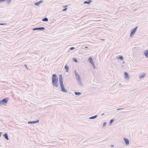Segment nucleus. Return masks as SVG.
I'll list each match as a JSON object with an SVG mask.
<instances>
[{
	"label": "nucleus",
	"instance_id": "f257e3e1",
	"mask_svg": "<svg viewBox=\"0 0 148 148\" xmlns=\"http://www.w3.org/2000/svg\"><path fill=\"white\" fill-rule=\"evenodd\" d=\"M9 99V98L6 97L3 99L2 100H0V106L6 104L7 103Z\"/></svg>",
	"mask_w": 148,
	"mask_h": 148
},
{
	"label": "nucleus",
	"instance_id": "f03ea898",
	"mask_svg": "<svg viewBox=\"0 0 148 148\" xmlns=\"http://www.w3.org/2000/svg\"><path fill=\"white\" fill-rule=\"evenodd\" d=\"M52 81H58V78L57 76L55 74H53L52 77Z\"/></svg>",
	"mask_w": 148,
	"mask_h": 148
},
{
	"label": "nucleus",
	"instance_id": "7ed1b4c3",
	"mask_svg": "<svg viewBox=\"0 0 148 148\" xmlns=\"http://www.w3.org/2000/svg\"><path fill=\"white\" fill-rule=\"evenodd\" d=\"M60 84L61 88V91L64 92H67V91L65 89L63 83H61Z\"/></svg>",
	"mask_w": 148,
	"mask_h": 148
},
{
	"label": "nucleus",
	"instance_id": "20e7f679",
	"mask_svg": "<svg viewBox=\"0 0 148 148\" xmlns=\"http://www.w3.org/2000/svg\"><path fill=\"white\" fill-rule=\"evenodd\" d=\"M74 73L75 74V77L76 79L77 80H81V77L80 76V75L78 74L77 72V71L76 70H75L74 71Z\"/></svg>",
	"mask_w": 148,
	"mask_h": 148
},
{
	"label": "nucleus",
	"instance_id": "39448f33",
	"mask_svg": "<svg viewBox=\"0 0 148 148\" xmlns=\"http://www.w3.org/2000/svg\"><path fill=\"white\" fill-rule=\"evenodd\" d=\"M138 27L137 26L131 30V33H132V34H134V35L135 34Z\"/></svg>",
	"mask_w": 148,
	"mask_h": 148
},
{
	"label": "nucleus",
	"instance_id": "423d86ee",
	"mask_svg": "<svg viewBox=\"0 0 148 148\" xmlns=\"http://www.w3.org/2000/svg\"><path fill=\"white\" fill-rule=\"evenodd\" d=\"M52 84L56 88L58 86V81H52Z\"/></svg>",
	"mask_w": 148,
	"mask_h": 148
},
{
	"label": "nucleus",
	"instance_id": "0eeeda50",
	"mask_svg": "<svg viewBox=\"0 0 148 148\" xmlns=\"http://www.w3.org/2000/svg\"><path fill=\"white\" fill-rule=\"evenodd\" d=\"M45 29V27H40L34 28L33 29V30H44Z\"/></svg>",
	"mask_w": 148,
	"mask_h": 148
},
{
	"label": "nucleus",
	"instance_id": "6e6552de",
	"mask_svg": "<svg viewBox=\"0 0 148 148\" xmlns=\"http://www.w3.org/2000/svg\"><path fill=\"white\" fill-rule=\"evenodd\" d=\"M39 122V120H37L36 121H29L28 122V123L29 124H33L36 123H38Z\"/></svg>",
	"mask_w": 148,
	"mask_h": 148
},
{
	"label": "nucleus",
	"instance_id": "1a4fd4ad",
	"mask_svg": "<svg viewBox=\"0 0 148 148\" xmlns=\"http://www.w3.org/2000/svg\"><path fill=\"white\" fill-rule=\"evenodd\" d=\"M124 75L125 76V79H130V77H129V75L128 74V73L127 72H124Z\"/></svg>",
	"mask_w": 148,
	"mask_h": 148
},
{
	"label": "nucleus",
	"instance_id": "9d476101",
	"mask_svg": "<svg viewBox=\"0 0 148 148\" xmlns=\"http://www.w3.org/2000/svg\"><path fill=\"white\" fill-rule=\"evenodd\" d=\"M59 83L60 84L63 83V79L62 74L59 75Z\"/></svg>",
	"mask_w": 148,
	"mask_h": 148
},
{
	"label": "nucleus",
	"instance_id": "9b49d317",
	"mask_svg": "<svg viewBox=\"0 0 148 148\" xmlns=\"http://www.w3.org/2000/svg\"><path fill=\"white\" fill-rule=\"evenodd\" d=\"M123 139L124 141L125 142V144L126 145H129V141L128 139L125 138H123Z\"/></svg>",
	"mask_w": 148,
	"mask_h": 148
},
{
	"label": "nucleus",
	"instance_id": "f8f14e48",
	"mask_svg": "<svg viewBox=\"0 0 148 148\" xmlns=\"http://www.w3.org/2000/svg\"><path fill=\"white\" fill-rule=\"evenodd\" d=\"M92 2L91 0H88L87 1H85L84 2V4H87L88 5H90V3Z\"/></svg>",
	"mask_w": 148,
	"mask_h": 148
},
{
	"label": "nucleus",
	"instance_id": "ddd939ff",
	"mask_svg": "<svg viewBox=\"0 0 148 148\" xmlns=\"http://www.w3.org/2000/svg\"><path fill=\"white\" fill-rule=\"evenodd\" d=\"M43 2V1L42 0H41L40 1L38 2H36L35 3H34L35 5H36L38 6L39 5H40V4L42 3Z\"/></svg>",
	"mask_w": 148,
	"mask_h": 148
},
{
	"label": "nucleus",
	"instance_id": "4468645a",
	"mask_svg": "<svg viewBox=\"0 0 148 148\" xmlns=\"http://www.w3.org/2000/svg\"><path fill=\"white\" fill-rule=\"evenodd\" d=\"M3 136H4L5 138L7 140H8L9 139L8 135L7 133H5L3 135Z\"/></svg>",
	"mask_w": 148,
	"mask_h": 148
},
{
	"label": "nucleus",
	"instance_id": "2eb2a0df",
	"mask_svg": "<svg viewBox=\"0 0 148 148\" xmlns=\"http://www.w3.org/2000/svg\"><path fill=\"white\" fill-rule=\"evenodd\" d=\"M145 56L147 57L148 58V50H146L145 51L144 53Z\"/></svg>",
	"mask_w": 148,
	"mask_h": 148
},
{
	"label": "nucleus",
	"instance_id": "dca6fc26",
	"mask_svg": "<svg viewBox=\"0 0 148 148\" xmlns=\"http://www.w3.org/2000/svg\"><path fill=\"white\" fill-rule=\"evenodd\" d=\"M64 68L66 70V72H68L69 70V67L66 64Z\"/></svg>",
	"mask_w": 148,
	"mask_h": 148
},
{
	"label": "nucleus",
	"instance_id": "f3484780",
	"mask_svg": "<svg viewBox=\"0 0 148 148\" xmlns=\"http://www.w3.org/2000/svg\"><path fill=\"white\" fill-rule=\"evenodd\" d=\"M97 116V115H95V116L90 117L89 118L90 119H95Z\"/></svg>",
	"mask_w": 148,
	"mask_h": 148
},
{
	"label": "nucleus",
	"instance_id": "a211bd4d",
	"mask_svg": "<svg viewBox=\"0 0 148 148\" xmlns=\"http://www.w3.org/2000/svg\"><path fill=\"white\" fill-rule=\"evenodd\" d=\"M114 120H115V119H111L110 121V123H109V125H112V123L114 121Z\"/></svg>",
	"mask_w": 148,
	"mask_h": 148
},
{
	"label": "nucleus",
	"instance_id": "6ab92c4d",
	"mask_svg": "<svg viewBox=\"0 0 148 148\" xmlns=\"http://www.w3.org/2000/svg\"><path fill=\"white\" fill-rule=\"evenodd\" d=\"M77 81L79 85H80L81 86H83V84H82V82L81 81V80H77Z\"/></svg>",
	"mask_w": 148,
	"mask_h": 148
},
{
	"label": "nucleus",
	"instance_id": "aec40b11",
	"mask_svg": "<svg viewBox=\"0 0 148 148\" xmlns=\"http://www.w3.org/2000/svg\"><path fill=\"white\" fill-rule=\"evenodd\" d=\"M75 94L76 95H79L82 94V93L79 92H75Z\"/></svg>",
	"mask_w": 148,
	"mask_h": 148
},
{
	"label": "nucleus",
	"instance_id": "412c9836",
	"mask_svg": "<svg viewBox=\"0 0 148 148\" xmlns=\"http://www.w3.org/2000/svg\"><path fill=\"white\" fill-rule=\"evenodd\" d=\"M145 75L146 74H142L139 76V78L140 79L143 78L145 77Z\"/></svg>",
	"mask_w": 148,
	"mask_h": 148
},
{
	"label": "nucleus",
	"instance_id": "4be33fe9",
	"mask_svg": "<svg viewBox=\"0 0 148 148\" xmlns=\"http://www.w3.org/2000/svg\"><path fill=\"white\" fill-rule=\"evenodd\" d=\"M42 21H43L47 22V21H48V19L47 17H45V18H43V19H42Z\"/></svg>",
	"mask_w": 148,
	"mask_h": 148
},
{
	"label": "nucleus",
	"instance_id": "5701e85b",
	"mask_svg": "<svg viewBox=\"0 0 148 148\" xmlns=\"http://www.w3.org/2000/svg\"><path fill=\"white\" fill-rule=\"evenodd\" d=\"M117 59H120L121 61L123 60L124 59L123 57L121 56H120Z\"/></svg>",
	"mask_w": 148,
	"mask_h": 148
},
{
	"label": "nucleus",
	"instance_id": "b1692460",
	"mask_svg": "<svg viewBox=\"0 0 148 148\" xmlns=\"http://www.w3.org/2000/svg\"><path fill=\"white\" fill-rule=\"evenodd\" d=\"M88 60L90 62V63L92 62L93 61L92 57H89L88 59Z\"/></svg>",
	"mask_w": 148,
	"mask_h": 148
},
{
	"label": "nucleus",
	"instance_id": "393cba45",
	"mask_svg": "<svg viewBox=\"0 0 148 148\" xmlns=\"http://www.w3.org/2000/svg\"><path fill=\"white\" fill-rule=\"evenodd\" d=\"M67 6V5H65V6H63V7L64 8H65L63 9L62 11H65L66 10H67V8H66V7Z\"/></svg>",
	"mask_w": 148,
	"mask_h": 148
},
{
	"label": "nucleus",
	"instance_id": "a878e982",
	"mask_svg": "<svg viewBox=\"0 0 148 148\" xmlns=\"http://www.w3.org/2000/svg\"><path fill=\"white\" fill-rule=\"evenodd\" d=\"M73 61L75 62H78V61L77 60V59L76 58H74L73 59Z\"/></svg>",
	"mask_w": 148,
	"mask_h": 148
},
{
	"label": "nucleus",
	"instance_id": "bb28decb",
	"mask_svg": "<svg viewBox=\"0 0 148 148\" xmlns=\"http://www.w3.org/2000/svg\"><path fill=\"white\" fill-rule=\"evenodd\" d=\"M12 0H6V2L8 4H9L10 2H11Z\"/></svg>",
	"mask_w": 148,
	"mask_h": 148
},
{
	"label": "nucleus",
	"instance_id": "cd10ccee",
	"mask_svg": "<svg viewBox=\"0 0 148 148\" xmlns=\"http://www.w3.org/2000/svg\"><path fill=\"white\" fill-rule=\"evenodd\" d=\"M75 49V48L74 47H71L69 49V50H74Z\"/></svg>",
	"mask_w": 148,
	"mask_h": 148
},
{
	"label": "nucleus",
	"instance_id": "c85d7f7f",
	"mask_svg": "<svg viewBox=\"0 0 148 148\" xmlns=\"http://www.w3.org/2000/svg\"><path fill=\"white\" fill-rule=\"evenodd\" d=\"M106 122H104L103 123V127H104L106 126Z\"/></svg>",
	"mask_w": 148,
	"mask_h": 148
},
{
	"label": "nucleus",
	"instance_id": "c756f323",
	"mask_svg": "<svg viewBox=\"0 0 148 148\" xmlns=\"http://www.w3.org/2000/svg\"><path fill=\"white\" fill-rule=\"evenodd\" d=\"M92 65V67H93V68L94 69H95L96 68V66H95V64H93Z\"/></svg>",
	"mask_w": 148,
	"mask_h": 148
},
{
	"label": "nucleus",
	"instance_id": "7c9ffc66",
	"mask_svg": "<svg viewBox=\"0 0 148 148\" xmlns=\"http://www.w3.org/2000/svg\"><path fill=\"white\" fill-rule=\"evenodd\" d=\"M6 0H0V3H2L3 2L5 1Z\"/></svg>",
	"mask_w": 148,
	"mask_h": 148
},
{
	"label": "nucleus",
	"instance_id": "2f4dec72",
	"mask_svg": "<svg viewBox=\"0 0 148 148\" xmlns=\"http://www.w3.org/2000/svg\"><path fill=\"white\" fill-rule=\"evenodd\" d=\"M24 67H25L27 69H28L29 68L27 67V66L26 64H24Z\"/></svg>",
	"mask_w": 148,
	"mask_h": 148
},
{
	"label": "nucleus",
	"instance_id": "473e14b6",
	"mask_svg": "<svg viewBox=\"0 0 148 148\" xmlns=\"http://www.w3.org/2000/svg\"><path fill=\"white\" fill-rule=\"evenodd\" d=\"M134 35V34H132V33H131V34L130 35V37H132Z\"/></svg>",
	"mask_w": 148,
	"mask_h": 148
},
{
	"label": "nucleus",
	"instance_id": "72a5a7b5",
	"mask_svg": "<svg viewBox=\"0 0 148 148\" xmlns=\"http://www.w3.org/2000/svg\"><path fill=\"white\" fill-rule=\"evenodd\" d=\"M90 63L92 65L94 64V62H93V61H92V62H91V63Z\"/></svg>",
	"mask_w": 148,
	"mask_h": 148
},
{
	"label": "nucleus",
	"instance_id": "f704fd0d",
	"mask_svg": "<svg viewBox=\"0 0 148 148\" xmlns=\"http://www.w3.org/2000/svg\"><path fill=\"white\" fill-rule=\"evenodd\" d=\"M123 109H124V108H118L117 109V110H123Z\"/></svg>",
	"mask_w": 148,
	"mask_h": 148
},
{
	"label": "nucleus",
	"instance_id": "c9c22d12",
	"mask_svg": "<svg viewBox=\"0 0 148 148\" xmlns=\"http://www.w3.org/2000/svg\"><path fill=\"white\" fill-rule=\"evenodd\" d=\"M5 23H0V25H5Z\"/></svg>",
	"mask_w": 148,
	"mask_h": 148
},
{
	"label": "nucleus",
	"instance_id": "e433bc0d",
	"mask_svg": "<svg viewBox=\"0 0 148 148\" xmlns=\"http://www.w3.org/2000/svg\"><path fill=\"white\" fill-rule=\"evenodd\" d=\"M2 134V132H0V137H1V134Z\"/></svg>",
	"mask_w": 148,
	"mask_h": 148
},
{
	"label": "nucleus",
	"instance_id": "4c0bfd02",
	"mask_svg": "<svg viewBox=\"0 0 148 148\" xmlns=\"http://www.w3.org/2000/svg\"><path fill=\"white\" fill-rule=\"evenodd\" d=\"M110 146L112 147H114V145H111Z\"/></svg>",
	"mask_w": 148,
	"mask_h": 148
},
{
	"label": "nucleus",
	"instance_id": "58836bf2",
	"mask_svg": "<svg viewBox=\"0 0 148 148\" xmlns=\"http://www.w3.org/2000/svg\"><path fill=\"white\" fill-rule=\"evenodd\" d=\"M88 48V47L86 46L85 47V48H86V49H87Z\"/></svg>",
	"mask_w": 148,
	"mask_h": 148
},
{
	"label": "nucleus",
	"instance_id": "ea45409f",
	"mask_svg": "<svg viewBox=\"0 0 148 148\" xmlns=\"http://www.w3.org/2000/svg\"><path fill=\"white\" fill-rule=\"evenodd\" d=\"M105 114L104 113H103L102 114H101V116H103V115H104Z\"/></svg>",
	"mask_w": 148,
	"mask_h": 148
},
{
	"label": "nucleus",
	"instance_id": "a19ab883",
	"mask_svg": "<svg viewBox=\"0 0 148 148\" xmlns=\"http://www.w3.org/2000/svg\"><path fill=\"white\" fill-rule=\"evenodd\" d=\"M101 40H105V39H101Z\"/></svg>",
	"mask_w": 148,
	"mask_h": 148
},
{
	"label": "nucleus",
	"instance_id": "79ce46f5",
	"mask_svg": "<svg viewBox=\"0 0 148 148\" xmlns=\"http://www.w3.org/2000/svg\"><path fill=\"white\" fill-rule=\"evenodd\" d=\"M0 7H1V6H0Z\"/></svg>",
	"mask_w": 148,
	"mask_h": 148
}]
</instances>
